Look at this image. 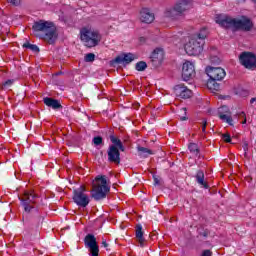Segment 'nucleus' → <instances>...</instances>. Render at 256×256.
<instances>
[{
	"label": "nucleus",
	"instance_id": "f257e3e1",
	"mask_svg": "<svg viewBox=\"0 0 256 256\" xmlns=\"http://www.w3.org/2000/svg\"><path fill=\"white\" fill-rule=\"evenodd\" d=\"M32 29L36 37L43 39L49 45L57 41V29L51 21L39 20L33 24Z\"/></svg>",
	"mask_w": 256,
	"mask_h": 256
},
{
	"label": "nucleus",
	"instance_id": "f03ea898",
	"mask_svg": "<svg viewBox=\"0 0 256 256\" xmlns=\"http://www.w3.org/2000/svg\"><path fill=\"white\" fill-rule=\"evenodd\" d=\"M216 23L224 29H240L241 31H251L253 29V22L247 16L236 19L221 14L216 16Z\"/></svg>",
	"mask_w": 256,
	"mask_h": 256
},
{
	"label": "nucleus",
	"instance_id": "7ed1b4c3",
	"mask_svg": "<svg viewBox=\"0 0 256 256\" xmlns=\"http://www.w3.org/2000/svg\"><path fill=\"white\" fill-rule=\"evenodd\" d=\"M80 39L85 47H97L101 41V34L91 27H84L80 30Z\"/></svg>",
	"mask_w": 256,
	"mask_h": 256
},
{
	"label": "nucleus",
	"instance_id": "20e7f679",
	"mask_svg": "<svg viewBox=\"0 0 256 256\" xmlns=\"http://www.w3.org/2000/svg\"><path fill=\"white\" fill-rule=\"evenodd\" d=\"M206 74L209 77L208 87L214 89V91H219V84L217 81H223V79H225V75H227L225 70L221 67H207Z\"/></svg>",
	"mask_w": 256,
	"mask_h": 256
},
{
	"label": "nucleus",
	"instance_id": "39448f33",
	"mask_svg": "<svg viewBox=\"0 0 256 256\" xmlns=\"http://www.w3.org/2000/svg\"><path fill=\"white\" fill-rule=\"evenodd\" d=\"M96 183L93 184L91 195L95 201H101L107 197L109 186H107V178L105 176H97Z\"/></svg>",
	"mask_w": 256,
	"mask_h": 256
},
{
	"label": "nucleus",
	"instance_id": "423d86ee",
	"mask_svg": "<svg viewBox=\"0 0 256 256\" xmlns=\"http://www.w3.org/2000/svg\"><path fill=\"white\" fill-rule=\"evenodd\" d=\"M191 8V2L187 0H180L175 4L173 8H167L165 11V17H170L171 19H175V17H179V15H183L185 11H189Z\"/></svg>",
	"mask_w": 256,
	"mask_h": 256
},
{
	"label": "nucleus",
	"instance_id": "0eeeda50",
	"mask_svg": "<svg viewBox=\"0 0 256 256\" xmlns=\"http://www.w3.org/2000/svg\"><path fill=\"white\" fill-rule=\"evenodd\" d=\"M37 199H39V195H37L33 190L24 192L22 197H19V201L25 211V213H30L35 209L33 205H35Z\"/></svg>",
	"mask_w": 256,
	"mask_h": 256
},
{
	"label": "nucleus",
	"instance_id": "6e6552de",
	"mask_svg": "<svg viewBox=\"0 0 256 256\" xmlns=\"http://www.w3.org/2000/svg\"><path fill=\"white\" fill-rule=\"evenodd\" d=\"M204 45L205 44H202V42L197 40V38H193V36H191L188 42L185 44L184 49L187 55H190V56L201 55V53L203 52Z\"/></svg>",
	"mask_w": 256,
	"mask_h": 256
},
{
	"label": "nucleus",
	"instance_id": "1a4fd4ad",
	"mask_svg": "<svg viewBox=\"0 0 256 256\" xmlns=\"http://www.w3.org/2000/svg\"><path fill=\"white\" fill-rule=\"evenodd\" d=\"M73 201L78 207H87L90 203L89 196L85 193V188L80 186L73 191Z\"/></svg>",
	"mask_w": 256,
	"mask_h": 256
},
{
	"label": "nucleus",
	"instance_id": "9d476101",
	"mask_svg": "<svg viewBox=\"0 0 256 256\" xmlns=\"http://www.w3.org/2000/svg\"><path fill=\"white\" fill-rule=\"evenodd\" d=\"M239 60L246 69H255L256 67V56L251 52H243L239 56Z\"/></svg>",
	"mask_w": 256,
	"mask_h": 256
},
{
	"label": "nucleus",
	"instance_id": "9b49d317",
	"mask_svg": "<svg viewBox=\"0 0 256 256\" xmlns=\"http://www.w3.org/2000/svg\"><path fill=\"white\" fill-rule=\"evenodd\" d=\"M85 247L91 252V256H99V245H97V238L95 235L88 234L84 238Z\"/></svg>",
	"mask_w": 256,
	"mask_h": 256
},
{
	"label": "nucleus",
	"instance_id": "f8f14e48",
	"mask_svg": "<svg viewBox=\"0 0 256 256\" xmlns=\"http://www.w3.org/2000/svg\"><path fill=\"white\" fill-rule=\"evenodd\" d=\"M195 77V65L193 62L186 61L182 66V79L183 81H189Z\"/></svg>",
	"mask_w": 256,
	"mask_h": 256
},
{
	"label": "nucleus",
	"instance_id": "ddd939ff",
	"mask_svg": "<svg viewBox=\"0 0 256 256\" xmlns=\"http://www.w3.org/2000/svg\"><path fill=\"white\" fill-rule=\"evenodd\" d=\"M119 148L115 145H110L107 150L108 161L109 163H115L119 165L121 163V152H119Z\"/></svg>",
	"mask_w": 256,
	"mask_h": 256
},
{
	"label": "nucleus",
	"instance_id": "4468645a",
	"mask_svg": "<svg viewBox=\"0 0 256 256\" xmlns=\"http://www.w3.org/2000/svg\"><path fill=\"white\" fill-rule=\"evenodd\" d=\"M174 95L180 99H189L193 95V92L185 85L179 84L174 87Z\"/></svg>",
	"mask_w": 256,
	"mask_h": 256
},
{
	"label": "nucleus",
	"instance_id": "2eb2a0df",
	"mask_svg": "<svg viewBox=\"0 0 256 256\" xmlns=\"http://www.w3.org/2000/svg\"><path fill=\"white\" fill-rule=\"evenodd\" d=\"M218 115L224 123L233 126V118L231 117V112L229 111V107L222 106L218 109Z\"/></svg>",
	"mask_w": 256,
	"mask_h": 256
},
{
	"label": "nucleus",
	"instance_id": "dca6fc26",
	"mask_svg": "<svg viewBox=\"0 0 256 256\" xmlns=\"http://www.w3.org/2000/svg\"><path fill=\"white\" fill-rule=\"evenodd\" d=\"M140 21L142 23H153L155 21V14L149 8H143L140 11Z\"/></svg>",
	"mask_w": 256,
	"mask_h": 256
},
{
	"label": "nucleus",
	"instance_id": "f3484780",
	"mask_svg": "<svg viewBox=\"0 0 256 256\" xmlns=\"http://www.w3.org/2000/svg\"><path fill=\"white\" fill-rule=\"evenodd\" d=\"M132 61H135V55L127 53L116 57L114 63H117L118 65H129Z\"/></svg>",
	"mask_w": 256,
	"mask_h": 256
},
{
	"label": "nucleus",
	"instance_id": "a211bd4d",
	"mask_svg": "<svg viewBox=\"0 0 256 256\" xmlns=\"http://www.w3.org/2000/svg\"><path fill=\"white\" fill-rule=\"evenodd\" d=\"M136 239L140 243V247H144L145 237L143 236V226L141 224L136 226Z\"/></svg>",
	"mask_w": 256,
	"mask_h": 256
},
{
	"label": "nucleus",
	"instance_id": "6ab92c4d",
	"mask_svg": "<svg viewBox=\"0 0 256 256\" xmlns=\"http://www.w3.org/2000/svg\"><path fill=\"white\" fill-rule=\"evenodd\" d=\"M44 105H47V107H51L52 109H61V103L59 100L49 97L44 98Z\"/></svg>",
	"mask_w": 256,
	"mask_h": 256
},
{
	"label": "nucleus",
	"instance_id": "aec40b11",
	"mask_svg": "<svg viewBox=\"0 0 256 256\" xmlns=\"http://www.w3.org/2000/svg\"><path fill=\"white\" fill-rule=\"evenodd\" d=\"M137 151H138L139 157H141L142 159H147V157H149L150 155H153V152L151 149L145 148L142 146H138Z\"/></svg>",
	"mask_w": 256,
	"mask_h": 256
},
{
	"label": "nucleus",
	"instance_id": "412c9836",
	"mask_svg": "<svg viewBox=\"0 0 256 256\" xmlns=\"http://www.w3.org/2000/svg\"><path fill=\"white\" fill-rule=\"evenodd\" d=\"M192 38L197 39V41L205 45V39L207 38V29L202 28L199 31V33H197L196 35H193Z\"/></svg>",
	"mask_w": 256,
	"mask_h": 256
},
{
	"label": "nucleus",
	"instance_id": "4be33fe9",
	"mask_svg": "<svg viewBox=\"0 0 256 256\" xmlns=\"http://www.w3.org/2000/svg\"><path fill=\"white\" fill-rule=\"evenodd\" d=\"M196 181L198 185H203L204 189H208L209 186L205 183V173L202 170L197 172Z\"/></svg>",
	"mask_w": 256,
	"mask_h": 256
},
{
	"label": "nucleus",
	"instance_id": "5701e85b",
	"mask_svg": "<svg viewBox=\"0 0 256 256\" xmlns=\"http://www.w3.org/2000/svg\"><path fill=\"white\" fill-rule=\"evenodd\" d=\"M110 141L115 147L118 148V150L125 151V146H123V142H121L119 138L115 137L114 135H110Z\"/></svg>",
	"mask_w": 256,
	"mask_h": 256
},
{
	"label": "nucleus",
	"instance_id": "b1692460",
	"mask_svg": "<svg viewBox=\"0 0 256 256\" xmlns=\"http://www.w3.org/2000/svg\"><path fill=\"white\" fill-rule=\"evenodd\" d=\"M24 49H30V51H34V53H39V47L35 44H31L26 42L23 44Z\"/></svg>",
	"mask_w": 256,
	"mask_h": 256
},
{
	"label": "nucleus",
	"instance_id": "393cba45",
	"mask_svg": "<svg viewBox=\"0 0 256 256\" xmlns=\"http://www.w3.org/2000/svg\"><path fill=\"white\" fill-rule=\"evenodd\" d=\"M163 57V49L157 48L153 51L151 58L152 59H161Z\"/></svg>",
	"mask_w": 256,
	"mask_h": 256
},
{
	"label": "nucleus",
	"instance_id": "a878e982",
	"mask_svg": "<svg viewBox=\"0 0 256 256\" xmlns=\"http://www.w3.org/2000/svg\"><path fill=\"white\" fill-rule=\"evenodd\" d=\"M188 149L190 153H193L194 155H199V146H197L196 143H190Z\"/></svg>",
	"mask_w": 256,
	"mask_h": 256
},
{
	"label": "nucleus",
	"instance_id": "bb28decb",
	"mask_svg": "<svg viewBox=\"0 0 256 256\" xmlns=\"http://www.w3.org/2000/svg\"><path fill=\"white\" fill-rule=\"evenodd\" d=\"M136 71H145L147 69V63L145 61H140L136 63Z\"/></svg>",
	"mask_w": 256,
	"mask_h": 256
},
{
	"label": "nucleus",
	"instance_id": "cd10ccee",
	"mask_svg": "<svg viewBox=\"0 0 256 256\" xmlns=\"http://www.w3.org/2000/svg\"><path fill=\"white\" fill-rule=\"evenodd\" d=\"M92 143L98 147V145H103V138L101 136H96L93 138Z\"/></svg>",
	"mask_w": 256,
	"mask_h": 256
},
{
	"label": "nucleus",
	"instance_id": "c85d7f7f",
	"mask_svg": "<svg viewBox=\"0 0 256 256\" xmlns=\"http://www.w3.org/2000/svg\"><path fill=\"white\" fill-rule=\"evenodd\" d=\"M13 83H15V80L13 79H9V80H6L3 84H2V88L4 89H9Z\"/></svg>",
	"mask_w": 256,
	"mask_h": 256
},
{
	"label": "nucleus",
	"instance_id": "c756f323",
	"mask_svg": "<svg viewBox=\"0 0 256 256\" xmlns=\"http://www.w3.org/2000/svg\"><path fill=\"white\" fill-rule=\"evenodd\" d=\"M85 61H86V63H91V62L95 61V54H93V53L86 54Z\"/></svg>",
	"mask_w": 256,
	"mask_h": 256
},
{
	"label": "nucleus",
	"instance_id": "7c9ffc66",
	"mask_svg": "<svg viewBox=\"0 0 256 256\" xmlns=\"http://www.w3.org/2000/svg\"><path fill=\"white\" fill-rule=\"evenodd\" d=\"M180 113H183L184 116H180L181 121H187V108H181Z\"/></svg>",
	"mask_w": 256,
	"mask_h": 256
},
{
	"label": "nucleus",
	"instance_id": "2f4dec72",
	"mask_svg": "<svg viewBox=\"0 0 256 256\" xmlns=\"http://www.w3.org/2000/svg\"><path fill=\"white\" fill-rule=\"evenodd\" d=\"M8 3H11V5H14L15 7H19V5H21V0H8Z\"/></svg>",
	"mask_w": 256,
	"mask_h": 256
},
{
	"label": "nucleus",
	"instance_id": "473e14b6",
	"mask_svg": "<svg viewBox=\"0 0 256 256\" xmlns=\"http://www.w3.org/2000/svg\"><path fill=\"white\" fill-rule=\"evenodd\" d=\"M223 139L226 143H231V135L229 134H224Z\"/></svg>",
	"mask_w": 256,
	"mask_h": 256
},
{
	"label": "nucleus",
	"instance_id": "72a5a7b5",
	"mask_svg": "<svg viewBox=\"0 0 256 256\" xmlns=\"http://www.w3.org/2000/svg\"><path fill=\"white\" fill-rule=\"evenodd\" d=\"M205 129H207V120H203L202 122V133H205Z\"/></svg>",
	"mask_w": 256,
	"mask_h": 256
},
{
	"label": "nucleus",
	"instance_id": "f704fd0d",
	"mask_svg": "<svg viewBox=\"0 0 256 256\" xmlns=\"http://www.w3.org/2000/svg\"><path fill=\"white\" fill-rule=\"evenodd\" d=\"M201 256H211V250H204Z\"/></svg>",
	"mask_w": 256,
	"mask_h": 256
},
{
	"label": "nucleus",
	"instance_id": "c9c22d12",
	"mask_svg": "<svg viewBox=\"0 0 256 256\" xmlns=\"http://www.w3.org/2000/svg\"><path fill=\"white\" fill-rule=\"evenodd\" d=\"M102 247H104L105 249L109 247V244L107 243V241L105 240L102 241Z\"/></svg>",
	"mask_w": 256,
	"mask_h": 256
},
{
	"label": "nucleus",
	"instance_id": "e433bc0d",
	"mask_svg": "<svg viewBox=\"0 0 256 256\" xmlns=\"http://www.w3.org/2000/svg\"><path fill=\"white\" fill-rule=\"evenodd\" d=\"M236 95H247V91H243V93H239V91L236 92Z\"/></svg>",
	"mask_w": 256,
	"mask_h": 256
},
{
	"label": "nucleus",
	"instance_id": "4c0bfd02",
	"mask_svg": "<svg viewBox=\"0 0 256 256\" xmlns=\"http://www.w3.org/2000/svg\"><path fill=\"white\" fill-rule=\"evenodd\" d=\"M256 101V98H251L250 103L253 104Z\"/></svg>",
	"mask_w": 256,
	"mask_h": 256
},
{
	"label": "nucleus",
	"instance_id": "58836bf2",
	"mask_svg": "<svg viewBox=\"0 0 256 256\" xmlns=\"http://www.w3.org/2000/svg\"><path fill=\"white\" fill-rule=\"evenodd\" d=\"M243 148H244V151H247V144H244Z\"/></svg>",
	"mask_w": 256,
	"mask_h": 256
},
{
	"label": "nucleus",
	"instance_id": "ea45409f",
	"mask_svg": "<svg viewBox=\"0 0 256 256\" xmlns=\"http://www.w3.org/2000/svg\"><path fill=\"white\" fill-rule=\"evenodd\" d=\"M155 184L159 185V180L155 179Z\"/></svg>",
	"mask_w": 256,
	"mask_h": 256
},
{
	"label": "nucleus",
	"instance_id": "a19ab883",
	"mask_svg": "<svg viewBox=\"0 0 256 256\" xmlns=\"http://www.w3.org/2000/svg\"><path fill=\"white\" fill-rule=\"evenodd\" d=\"M242 123H243V125H245V123H247V119H244V121Z\"/></svg>",
	"mask_w": 256,
	"mask_h": 256
},
{
	"label": "nucleus",
	"instance_id": "79ce46f5",
	"mask_svg": "<svg viewBox=\"0 0 256 256\" xmlns=\"http://www.w3.org/2000/svg\"><path fill=\"white\" fill-rule=\"evenodd\" d=\"M241 116H242V117H245V112H242V113H241Z\"/></svg>",
	"mask_w": 256,
	"mask_h": 256
},
{
	"label": "nucleus",
	"instance_id": "37998d69",
	"mask_svg": "<svg viewBox=\"0 0 256 256\" xmlns=\"http://www.w3.org/2000/svg\"><path fill=\"white\" fill-rule=\"evenodd\" d=\"M253 1V3H256V0H252Z\"/></svg>",
	"mask_w": 256,
	"mask_h": 256
}]
</instances>
